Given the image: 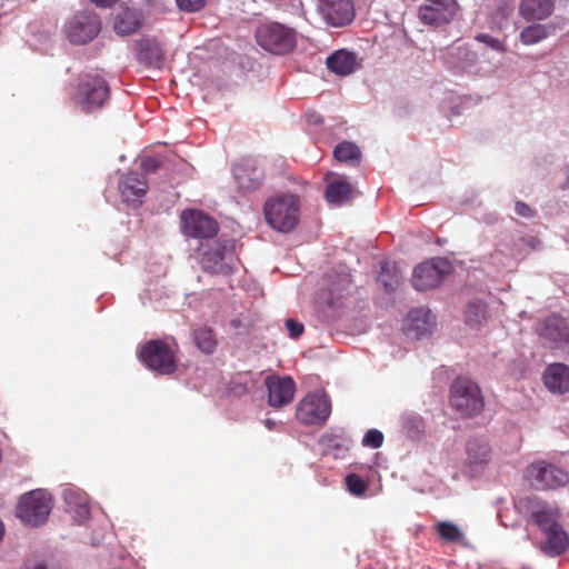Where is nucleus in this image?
Segmentation results:
<instances>
[{
	"label": "nucleus",
	"instance_id": "obj_19",
	"mask_svg": "<svg viewBox=\"0 0 569 569\" xmlns=\"http://www.w3.org/2000/svg\"><path fill=\"white\" fill-rule=\"evenodd\" d=\"M466 467L470 471H478L490 462L492 452L486 439L472 438L466 443Z\"/></svg>",
	"mask_w": 569,
	"mask_h": 569
},
{
	"label": "nucleus",
	"instance_id": "obj_1",
	"mask_svg": "<svg viewBox=\"0 0 569 569\" xmlns=\"http://www.w3.org/2000/svg\"><path fill=\"white\" fill-rule=\"evenodd\" d=\"M178 343L162 339H151L139 350L140 361L150 370L160 375H171L177 369Z\"/></svg>",
	"mask_w": 569,
	"mask_h": 569
},
{
	"label": "nucleus",
	"instance_id": "obj_7",
	"mask_svg": "<svg viewBox=\"0 0 569 569\" xmlns=\"http://www.w3.org/2000/svg\"><path fill=\"white\" fill-rule=\"evenodd\" d=\"M51 511V497L43 490L23 495L17 507V516L30 526L42 525Z\"/></svg>",
	"mask_w": 569,
	"mask_h": 569
},
{
	"label": "nucleus",
	"instance_id": "obj_37",
	"mask_svg": "<svg viewBox=\"0 0 569 569\" xmlns=\"http://www.w3.org/2000/svg\"><path fill=\"white\" fill-rule=\"evenodd\" d=\"M378 281L382 283L387 292L393 291L399 283L396 274L389 276L387 273V263L382 266V272L379 274Z\"/></svg>",
	"mask_w": 569,
	"mask_h": 569
},
{
	"label": "nucleus",
	"instance_id": "obj_10",
	"mask_svg": "<svg viewBox=\"0 0 569 569\" xmlns=\"http://www.w3.org/2000/svg\"><path fill=\"white\" fill-rule=\"evenodd\" d=\"M331 413V402L326 393H308L298 405L297 419L303 425H321Z\"/></svg>",
	"mask_w": 569,
	"mask_h": 569
},
{
	"label": "nucleus",
	"instance_id": "obj_34",
	"mask_svg": "<svg viewBox=\"0 0 569 569\" xmlns=\"http://www.w3.org/2000/svg\"><path fill=\"white\" fill-rule=\"evenodd\" d=\"M436 531L446 542L461 543L465 540L463 531L457 525L450 521L438 522L436 525Z\"/></svg>",
	"mask_w": 569,
	"mask_h": 569
},
{
	"label": "nucleus",
	"instance_id": "obj_15",
	"mask_svg": "<svg viewBox=\"0 0 569 569\" xmlns=\"http://www.w3.org/2000/svg\"><path fill=\"white\" fill-rule=\"evenodd\" d=\"M268 389V405L282 408L292 402L296 393V382L290 376H268L264 380Z\"/></svg>",
	"mask_w": 569,
	"mask_h": 569
},
{
	"label": "nucleus",
	"instance_id": "obj_16",
	"mask_svg": "<svg viewBox=\"0 0 569 569\" xmlns=\"http://www.w3.org/2000/svg\"><path fill=\"white\" fill-rule=\"evenodd\" d=\"M545 346L553 348L569 342V328L566 320L559 315L545 318L536 328Z\"/></svg>",
	"mask_w": 569,
	"mask_h": 569
},
{
	"label": "nucleus",
	"instance_id": "obj_13",
	"mask_svg": "<svg viewBox=\"0 0 569 569\" xmlns=\"http://www.w3.org/2000/svg\"><path fill=\"white\" fill-rule=\"evenodd\" d=\"M456 0H425L419 7V19L428 26H441L452 20L457 12Z\"/></svg>",
	"mask_w": 569,
	"mask_h": 569
},
{
	"label": "nucleus",
	"instance_id": "obj_41",
	"mask_svg": "<svg viewBox=\"0 0 569 569\" xmlns=\"http://www.w3.org/2000/svg\"><path fill=\"white\" fill-rule=\"evenodd\" d=\"M160 160L156 157H147L142 160V168L146 172H156L160 168Z\"/></svg>",
	"mask_w": 569,
	"mask_h": 569
},
{
	"label": "nucleus",
	"instance_id": "obj_45",
	"mask_svg": "<svg viewBox=\"0 0 569 569\" xmlns=\"http://www.w3.org/2000/svg\"><path fill=\"white\" fill-rule=\"evenodd\" d=\"M79 512H80V515H84V516H87V515L89 513V508H88V506H87V505H80V507H79Z\"/></svg>",
	"mask_w": 569,
	"mask_h": 569
},
{
	"label": "nucleus",
	"instance_id": "obj_47",
	"mask_svg": "<svg viewBox=\"0 0 569 569\" xmlns=\"http://www.w3.org/2000/svg\"><path fill=\"white\" fill-rule=\"evenodd\" d=\"M442 242H443L442 239H440V238L437 239L438 244H442Z\"/></svg>",
	"mask_w": 569,
	"mask_h": 569
},
{
	"label": "nucleus",
	"instance_id": "obj_27",
	"mask_svg": "<svg viewBox=\"0 0 569 569\" xmlns=\"http://www.w3.org/2000/svg\"><path fill=\"white\" fill-rule=\"evenodd\" d=\"M140 27V14L133 9L123 8L114 16L113 29L120 36L131 34Z\"/></svg>",
	"mask_w": 569,
	"mask_h": 569
},
{
	"label": "nucleus",
	"instance_id": "obj_29",
	"mask_svg": "<svg viewBox=\"0 0 569 569\" xmlns=\"http://www.w3.org/2000/svg\"><path fill=\"white\" fill-rule=\"evenodd\" d=\"M432 320L433 317L430 310L425 308L412 309L407 317V329L415 331L417 337H421L429 331Z\"/></svg>",
	"mask_w": 569,
	"mask_h": 569
},
{
	"label": "nucleus",
	"instance_id": "obj_32",
	"mask_svg": "<svg viewBox=\"0 0 569 569\" xmlns=\"http://www.w3.org/2000/svg\"><path fill=\"white\" fill-rule=\"evenodd\" d=\"M333 157L339 162L355 166L361 160V151L356 143L342 141L336 146Z\"/></svg>",
	"mask_w": 569,
	"mask_h": 569
},
{
	"label": "nucleus",
	"instance_id": "obj_28",
	"mask_svg": "<svg viewBox=\"0 0 569 569\" xmlns=\"http://www.w3.org/2000/svg\"><path fill=\"white\" fill-rule=\"evenodd\" d=\"M353 188L345 179H337L328 183L325 190L326 200L333 206H341L352 198Z\"/></svg>",
	"mask_w": 569,
	"mask_h": 569
},
{
	"label": "nucleus",
	"instance_id": "obj_4",
	"mask_svg": "<svg viewBox=\"0 0 569 569\" xmlns=\"http://www.w3.org/2000/svg\"><path fill=\"white\" fill-rule=\"evenodd\" d=\"M257 43L273 54H286L291 52L297 44V32L295 29L279 22L263 23L256 30Z\"/></svg>",
	"mask_w": 569,
	"mask_h": 569
},
{
	"label": "nucleus",
	"instance_id": "obj_30",
	"mask_svg": "<svg viewBox=\"0 0 569 569\" xmlns=\"http://www.w3.org/2000/svg\"><path fill=\"white\" fill-rule=\"evenodd\" d=\"M191 338L198 350L206 355H212L217 347L218 340L212 328L208 326H199L192 329Z\"/></svg>",
	"mask_w": 569,
	"mask_h": 569
},
{
	"label": "nucleus",
	"instance_id": "obj_8",
	"mask_svg": "<svg viewBox=\"0 0 569 569\" xmlns=\"http://www.w3.org/2000/svg\"><path fill=\"white\" fill-rule=\"evenodd\" d=\"M526 478L531 486L539 490L557 489L569 482V475L566 470L543 460L528 466Z\"/></svg>",
	"mask_w": 569,
	"mask_h": 569
},
{
	"label": "nucleus",
	"instance_id": "obj_2",
	"mask_svg": "<svg viewBox=\"0 0 569 569\" xmlns=\"http://www.w3.org/2000/svg\"><path fill=\"white\" fill-rule=\"evenodd\" d=\"M110 98V88L103 77L87 73L80 77L72 94L73 102L86 113L101 109Z\"/></svg>",
	"mask_w": 569,
	"mask_h": 569
},
{
	"label": "nucleus",
	"instance_id": "obj_39",
	"mask_svg": "<svg viewBox=\"0 0 569 569\" xmlns=\"http://www.w3.org/2000/svg\"><path fill=\"white\" fill-rule=\"evenodd\" d=\"M176 2L181 10L194 12L203 8L206 0H176Z\"/></svg>",
	"mask_w": 569,
	"mask_h": 569
},
{
	"label": "nucleus",
	"instance_id": "obj_14",
	"mask_svg": "<svg viewBox=\"0 0 569 569\" xmlns=\"http://www.w3.org/2000/svg\"><path fill=\"white\" fill-rule=\"evenodd\" d=\"M317 10L322 19L332 27L346 26L355 17L351 0H318Z\"/></svg>",
	"mask_w": 569,
	"mask_h": 569
},
{
	"label": "nucleus",
	"instance_id": "obj_25",
	"mask_svg": "<svg viewBox=\"0 0 569 569\" xmlns=\"http://www.w3.org/2000/svg\"><path fill=\"white\" fill-rule=\"evenodd\" d=\"M326 64L336 74L349 76L356 70L357 58L353 52L338 50L327 58Z\"/></svg>",
	"mask_w": 569,
	"mask_h": 569
},
{
	"label": "nucleus",
	"instance_id": "obj_17",
	"mask_svg": "<svg viewBox=\"0 0 569 569\" xmlns=\"http://www.w3.org/2000/svg\"><path fill=\"white\" fill-rule=\"evenodd\" d=\"M118 190L124 202L136 207L142 202L148 191V182L142 174L129 172L119 180Z\"/></svg>",
	"mask_w": 569,
	"mask_h": 569
},
{
	"label": "nucleus",
	"instance_id": "obj_12",
	"mask_svg": "<svg viewBox=\"0 0 569 569\" xmlns=\"http://www.w3.org/2000/svg\"><path fill=\"white\" fill-rule=\"evenodd\" d=\"M449 271V263L445 259H431L417 266L411 282L419 291L438 287Z\"/></svg>",
	"mask_w": 569,
	"mask_h": 569
},
{
	"label": "nucleus",
	"instance_id": "obj_18",
	"mask_svg": "<svg viewBox=\"0 0 569 569\" xmlns=\"http://www.w3.org/2000/svg\"><path fill=\"white\" fill-rule=\"evenodd\" d=\"M233 177L242 192L256 191L263 182V171L251 161H242L233 167Z\"/></svg>",
	"mask_w": 569,
	"mask_h": 569
},
{
	"label": "nucleus",
	"instance_id": "obj_24",
	"mask_svg": "<svg viewBox=\"0 0 569 569\" xmlns=\"http://www.w3.org/2000/svg\"><path fill=\"white\" fill-rule=\"evenodd\" d=\"M555 10V0H521L519 14L528 21H540L549 18Z\"/></svg>",
	"mask_w": 569,
	"mask_h": 569
},
{
	"label": "nucleus",
	"instance_id": "obj_20",
	"mask_svg": "<svg viewBox=\"0 0 569 569\" xmlns=\"http://www.w3.org/2000/svg\"><path fill=\"white\" fill-rule=\"evenodd\" d=\"M562 29L561 21L557 19L548 23H533L521 30L519 39L526 46H533L555 36Z\"/></svg>",
	"mask_w": 569,
	"mask_h": 569
},
{
	"label": "nucleus",
	"instance_id": "obj_5",
	"mask_svg": "<svg viewBox=\"0 0 569 569\" xmlns=\"http://www.w3.org/2000/svg\"><path fill=\"white\" fill-rule=\"evenodd\" d=\"M450 405L465 418L479 415L485 407L480 388L468 378H457L450 388Z\"/></svg>",
	"mask_w": 569,
	"mask_h": 569
},
{
	"label": "nucleus",
	"instance_id": "obj_9",
	"mask_svg": "<svg viewBox=\"0 0 569 569\" xmlns=\"http://www.w3.org/2000/svg\"><path fill=\"white\" fill-rule=\"evenodd\" d=\"M181 231L186 237L209 240L216 237L219 230L218 222L198 209H187L181 212Z\"/></svg>",
	"mask_w": 569,
	"mask_h": 569
},
{
	"label": "nucleus",
	"instance_id": "obj_21",
	"mask_svg": "<svg viewBox=\"0 0 569 569\" xmlns=\"http://www.w3.org/2000/svg\"><path fill=\"white\" fill-rule=\"evenodd\" d=\"M543 382L552 393L569 392V366L560 362L549 365L543 372Z\"/></svg>",
	"mask_w": 569,
	"mask_h": 569
},
{
	"label": "nucleus",
	"instance_id": "obj_44",
	"mask_svg": "<svg viewBox=\"0 0 569 569\" xmlns=\"http://www.w3.org/2000/svg\"><path fill=\"white\" fill-rule=\"evenodd\" d=\"M263 425L269 429V430H273L277 426V422L272 419H266L263 421Z\"/></svg>",
	"mask_w": 569,
	"mask_h": 569
},
{
	"label": "nucleus",
	"instance_id": "obj_43",
	"mask_svg": "<svg viewBox=\"0 0 569 569\" xmlns=\"http://www.w3.org/2000/svg\"><path fill=\"white\" fill-rule=\"evenodd\" d=\"M92 3H94L98 7L107 8L112 6L117 2V0H90Z\"/></svg>",
	"mask_w": 569,
	"mask_h": 569
},
{
	"label": "nucleus",
	"instance_id": "obj_42",
	"mask_svg": "<svg viewBox=\"0 0 569 569\" xmlns=\"http://www.w3.org/2000/svg\"><path fill=\"white\" fill-rule=\"evenodd\" d=\"M516 213L525 217V218H531L535 214L533 209H531L527 203L522 201H517L515 204Z\"/></svg>",
	"mask_w": 569,
	"mask_h": 569
},
{
	"label": "nucleus",
	"instance_id": "obj_46",
	"mask_svg": "<svg viewBox=\"0 0 569 569\" xmlns=\"http://www.w3.org/2000/svg\"><path fill=\"white\" fill-rule=\"evenodd\" d=\"M32 569H46V566L43 563H38Z\"/></svg>",
	"mask_w": 569,
	"mask_h": 569
},
{
	"label": "nucleus",
	"instance_id": "obj_6",
	"mask_svg": "<svg viewBox=\"0 0 569 569\" xmlns=\"http://www.w3.org/2000/svg\"><path fill=\"white\" fill-rule=\"evenodd\" d=\"M196 259L201 269L211 274L230 276L234 271L232 253L219 241L200 242Z\"/></svg>",
	"mask_w": 569,
	"mask_h": 569
},
{
	"label": "nucleus",
	"instance_id": "obj_36",
	"mask_svg": "<svg viewBox=\"0 0 569 569\" xmlns=\"http://www.w3.org/2000/svg\"><path fill=\"white\" fill-rule=\"evenodd\" d=\"M383 443V435L377 429H370L366 432L362 439V446L372 449H378Z\"/></svg>",
	"mask_w": 569,
	"mask_h": 569
},
{
	"label": "nucleus",
	"instance_id": "obj_26",
	"mask_svg": "<svg viewBox=\"0 0 569 569\" xmlns=\"http://www.w3.org/2000/svg\"><path fill=\"white\" fill-rule=\"evenodd\" d=\"M488 317V305L481 299H472L465 307L463 320L471 329H479L486 323Z\"/></svg>",
	"mask_w": 569,
	"mask_h": 569
},
{
	"label": "nucleus",
	"instance_id": "obj_23",
	"mask_svg": "<svg viewBox=\"0 0 569 569\" xmlns=\"http://www.w3.org/2000/svg\"><path fill=\"white\" fill-rule=\"evenodd\" d=\"M137 58L148 67L161 68L164 54L161 46L154 38H143L137 43Z\"/></svg>",
	"mask_w": 569,
	"mask_h": 569
},
{
	"label": "nucleus",
	"instance_id": "obj_22",
	"mask_svg": "<svg viewBox=\"0 0 569 569\" xmlns=\"http://www.w3.org/2000/svg\"><path fill=\"white\" fill-rule=\"evenodd\" d=\"M326 281L330 306L337 305L351 292V278L346 271L327 273Z\"/></svg>",
	"mask_w": 569,
	"mask_h": 569
},
{
	"label": "nucleus",
	"instance_id": "obj_35",
	"mask_svg": "<svg viewBox=\"0 0 569 569\" xmlns=\"http://www.w3.org/2000/svg\"><path fill=\"white\" fill-rule=\"evenodd\" d=\"M346 486L348 491L356 497L365 496L368 490V483L357 473H350L346 477Z\"/></svg>",
	"mask_w": 569,
	"mask_h": 569
},
{
	"label": "nucleus",
	"instance_id": "obj_31",
	"mask_svg": "<svg viewBox=\"0 0 569 569\" xmlns=\"http://www.w3.org/2000/svg\"><path fill=\"white\" fill-rule=\"evenodd\" d=\"M560 509L557 506H550L548 503H540L532 512L535 522L542 531H547L558 526L560 523Z\"/></svg>",
	"mask_w": 569,
	"mask_h": 569
},
{
	"label": "nucleus",
	"instance_id": "obj_40",
	"mask_svg": "<svg viewBox=\"0 0 569 569\" xmlns=\"http://www.w3.org/2000/svg\"><path fill=\"white\" fill-rule=\"evenodd\" d=\"M284 325L291 338H298L303 332V325L293 319H287Z\"/></svg>",
	"mask_w": 569,
	"mask_h": 569
},
{
	"label": "nucleus",
	"instance_id": "obj_11",
	"mask_svg": "<svg viewBox=\"0 0 569 569\" xmlns=\"http://www.w3.org/2000/svg\"><path fill=\"white\" fill-rule=\"evenodd\" d=\"M101 30V21L94 13L78 12L64 26L70 42L83 44L94 39Z\"/></svg>",
	"mask_w": 569,
	"mask_h": 569
},
{
	"label": "nucleus",
	"instance_id": "obj_3",
	"mask_svg": "<svg viewBox=\"0 0 569 569\" xmlns=\"http://www.w3.org/2000/svg\"><path fill=\"white\" fill-rule=\"evenodd\" d=\"M268 224L278 231L292 230L299 219V199L293 194H280L270 198L263 208Z\"/></svg>",
	"mask_w": 569,
	"mask_h": 569
},
{
	"label": "nucleus",
	"instance_id": "obj_38",
	"mask_svg": "<svg viewBox=\"0 0 569 569\" xmlns=\"http://www.w3.org/2000/svg\"><path fill=\"white\" fill-rule=\"evenodd\" d=\"M476 40L481 42V43H485L486 46L490 47L491 49L496 50V51H499V52H503L506 49H505V43L502 41H500L499 39L497 38H493L487 33H479L476 36Z\"/></svg>",
	"mask_w": 569,
	"mask_h": 569
},
{
	"label": "nucleus",
	"instance_id": "obj_33",
	"mask_svg": "<svg viewBox=\"0 0 569 569\" xmlns=\"http://www.w3.org/2000/svg\"><path fill=\"white\" fill-rule=\"evenodd\" d=\"M548 546L550 550H552L556 555H561L566 552L569 548V536L563 530L562 526L559 523L558 526L545 531Z\"/></svg>",
	"mask_w": 569,
	"mask_h": 569
}]
</instances>
